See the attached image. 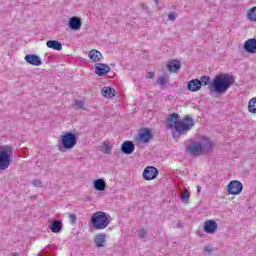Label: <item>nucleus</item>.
I'll return each mask as SVG.
<instances>
[{
    "label": "nucleus",
    "instance_id": "1",
    "mask_svg": "<svg viewBox=\"0 0 256 256\" xmlns=\"http://www.w3.org/2000/svg\"><path fill=\"white\" fill-rule=\"evenodd\" d=\"M195 126V122L186 115L181 121H179V114L173 113L167 119V128L168 129H175L176 133L179 135H187V131L193 129Z\"/></svg>",
    "mask_w": 256,
    "mask_h": 256
},
{
    "label": "nucleus",
    "instance_id": "2",
    "mask_svg": "<svg viewBox=\"0 0 256 256\" xmlns=\"http://www.w3.org/2000/svg\"><path fill=\"white\" fill-rule=\"evenodd\" d=\"M215 143L207 137H202L198 141L192 142L186 148V151L193 155V157H199L201 155H209L213 151Z\"/></svg>",
    "mask_w": 256,
    "mask_h": 256
},
{
    "label": "nucleus",
    "instance_id": "3",
    "mask_svg": "<svg viewBox=\"0 0 256 256\" xmlns=\"http://www.w3.org/2000/svg\"><path fill=\"white\" fill-rule=\"evenodd\" d=\"M233 83H235V78L230 74H218L213 79L210 89H213L215 93H227Z\"/></svg>",
    "mask_w": 256,
    "mask_h": 256
},
{
    "label": "nucleus",
    "instance_id": "4",
    "mask_svg": "<svg viewBox=\"0 0 256 256\" xmlns=\"http://www.w3.org/2000/svg\"><path fill=\"white\" fill-rule=\"evenodd\" d=\"M90 223L96 231H103V229H107V227H109V223H111V221H109L108 213L98 211L92 215Z\"/></svg>",
    "mask_w": 256,
    "mask_h": 256
},
{
    "label": "nucleus",
    "instance_id": "5",
    "mask_svg": "<svg viewBox=\"0 0 256 256\" xmlns=\"http://www.w3.org/2000/svg\"><path fill=\"white\" fill-rule=\"evenodd\" d=\"M13 161V147L4 145L0 148V171L9 169Z\"/></svg>",
    "mask_w": 256,
    "mask_h": 256
},
{
    "label": "nucleus",
    "instance_id": "6",
    "mask_svg": "<svg viewBox=\"0 0 256 256\" xmlns=\"http://www.w3.org/2000/svg\"><path fill=\"white\" fill-rule=\"evenodd\" d=\"M60 143L63 149H73L77 145V135L67 132L60 137Z\"/></svg>",
    "mask_w": 256,
    "mask_h": 256
},
{
    "label": "nucleus",
    "instance_id": "7",
    "mask_svg": "<svg viewBox=\"0 0 256 256\" xmlns=\"http://www.w3.org/2000/svg\"><path fill=\"white\" fill-rule=\"evenodd\" d=\"M227 191L229 195H241V191H243V184L237 180L231 181L228 184Z\"/></svg>",
    "mask_w": 256,
    "mask_h": 256
},
{
    "label": "nucleus",
    "instance_id": "8",
    "mask_svg": "<svg viewBox=\"0 0 256 256\" xmlns=\"http://www.w3.org/2000/svg\"><path fill=\"white\" fill-rule=\"evenodd\" d=\"M157 175H159V170L154 166H148L144 169L143 177L146 181H152V179H155Z\"/></svg>",
    "mask_w": 256,
    "mask_h": 256
},
{
    "label": "nucleus",
    "instance_id": "9",
    "mask_svg": "<svg viewBox=\"0 0 256 256\" xmlns=\"http://www.w3.org/2000/svg\"><path fill=\"white\" fill-rule=\"evenodd\" d=\"M24 59L26 63H29V65H33L34 67L43 65L41 58L37 54H27Z\"/></svg>",
    "mask_w": 256,
    "mask_h": 256
},
{
    "label": "nucleus",
    "instance_id": "10",
    "mask_svg": "<svg viewBox=\"0 0 256 256\" xmlns=\"http://www.w3.org/2000/svg\"><path fill=\"white\" fill-rule=\"evenodd\" d=\"M107 243V234L105 233H99L96 234L94 237V245L98 249H101L102 247H105Z\"/></svg>",
    "mask_w": 256,
    "mask_h": 256
},
{
    "label": "nucleus",
    "instance_id": "11",
    "mask_svg": "<svg viewBox=\"0 0 256 256\" xmlns=\"http://www.w3.org/2000/svg\"><path fill=\"white\" fill-rule=\"evenodd\" d=\"M217 227L218 225H217V222H215V220H206L204 222V231L209 235H213V233H216Z\"/></svg>",
    "mask_w": 256,
    "mask_h": 256
},
{
    "label": "nucleus",
    "instance_id": "12",
    "mask_svg": "<svg viewBox=\"0 0 256 256\" xmlns=\"http://www.w3.org/2000/svg\"><path fill=\"white\" fill-rule=\"evenodd\" d=\"M109 71H111V67H109L107 64H103V63L95 64V73L99 77H103V75H107Z\"/></svg>",
    "mask_w": 256,
    "mask_h": 256
},
{
    "label": "nucleus",
    "instance_id": "13",
    "mask_svg": "<svg viewBox=\"0 0 256 256\" xmlns=\"http://www.w3.org/2000/svg\"><path fill=\"white\" fill-rule=\"evenodd\" d=\"M244 51L246 53L255 54L256 53V39L250 38L244 43Z\"/></svg>",
    "mask_w": 256,
    "mask_h": 256
},
{
    "label": "nucleus",
    "instance_id": "14",
    "mask_svg": "<svg viewBox=\"0 0 256 256\" xmlns=\"http://www.w3.org/2000/svg\"><path fill=\"white\" fill-rule=\"evenodd\" d=\"M121 151L125 155H131L135 151V144H133V142L129 140L123 142L121 145Z\"/></svg>",
    "mask_w": 256,
    "mask_h": 256
},
{
    "label": "nucleus",
    "instance_id": "15",
    "mask_svg": "<svg viewBox=\"0 0 256 256\" xmlns=\"http://www.w3.org/2000/svg\"><path fill=\"white\" fill-rule=\"evenodd\" d=\"M81 25H83L81 18L76 16L70 18L68 23V27H70L72 31H79V29H81Z\"/></svg>",
    "mask_w": 256,
    "mask_h": 256
},
{
    "label": "nucleus",
    "instance_id": "16",
    "mask_svg": "<svg viewBox=\"0 0 256 256\" xmlns=\"http://www.w3.org/2000/svg\"><path fill=\"white\" fill-rule=\"evenodd\" d=\"M167 69L170 73H177L181 69V62L178 60H170L167 63Z\"/></svg>",
    "mask_w": 256,
    "mask_h": 256
},
{
    "label": "nucleus",
    "instance_id": "17",
    "mask_svg": "<svg viewBox=\"0 0 256 256\" xmlns=\"http://www.w3.org/2000/svg\"><path fill=\"white\" fill-rule=\"evenodd\" d=\"M151 137L152 135L149 129H144L138 134V139L142 143H149V141L151 140Z\"/></svg>",
    "mask_w": 256,
    "mask_h": 256
},
{
    "label": "nucleus",
    "instance_id": "18",
    "mask_svg": "<svg viewBox=\"0 0 256 256\" xmlns=\"http://www.w3.org/2000/svg\"><path fill=\"white\" fill-rule=\"evenodd\" d=\"M88 57L91 61H93V63H97V62L101 61V59H103V54H101V52H99V50H91L88 53Z\"/></svg>",
    "mask_w": 256,
    "mask_h": 256
},
{
    "label": "nucleus",
    "instance_id": "19",
    "mask_svg": "<svg viewBox=\"0 0 256 256\" xmlns=\"http://www.w3.org/2000/svg\"><path fill=\"white\" fill-rule=\"evenodd\" d=\"M46 46L49 49H54V51H61L63 49V44L57 40H49L46 42Z\"/></svg>",
    "mask_w": 256,
    "mask_h": 256
},
{
    "label": "nucleus",
    "instance_id": "20",
    "mask_svg": "<svg viewBox=\"0 0 256 256\" xmlns=\"http://www.w3.org/2000/svg\"><path fill=\"white\" fill-rule=\"evenodd\" d=\"M201 89V80L199 79H193L188 82V90L195 92L199 91Z\"/></svg>",
    "mask_w": 256,
    "mask_h": 256
},
{
    "label": "nucleus",
    "instance_id": "21",
    "mask_svg": "<svg viewBox=\"0 0 256 256\" xmlns=\"http://www.w3.org/2000/svg\"><path fill=\"white\" fill-rule=\"evenodd\" d=\"M61 229H63V223L59 220H54L50 225L52 233H61Z\"/></svg>",
    "mask_w": 256,
    "mask_h": 256
},
{
    "label": "nucleus",
    "instance_id": "22",
    "mask_svg": "<svg viewBox=\"0 0 256 256\" xmlns=\"http://www.w3.org/2000/svg\"><path fill=\"white\" fill-rule=\"evenodd\" d=\"M102 95L103 97H105L106 99H112V97L115 96V89L105 86L102 89Z\"/></svg>",
    "mask_w": 256,
    "mask_h": 256
},
{
    "label": "nucleus",
    "instance_id": "23",
    "mask_svg": "<svg viewBox=\"0 0 256 256\" xmlns=\"http://www.w3.org/2000/svg\"><path fill=\"white\" fill-rule=\"evenodd\" d=\"M107 187V183L104 179H96L94 181V189L96 191H105V188Z\"/></svg>",
    "mask_w": 256,
    "mask_h": 256
},
{
    "label": "nucleus",
    "instance_id": "24",
    "mask_svg": "<svg viewBox=\"0 0 256 256\" xmlns=\"http://www.w3.org/2000/svg\"><path fill=\"white\" fill-rule=\"evenodd\" d=\"M246 18H247L248 21H250L251 23H256V6L250 8V9L247 11Z\"/></svg>",
    "mask_w": 256,
    "mask_h": 256
},
{
    "label": "nucleus",
    "instance_id": "25",
    "mask_svg": "<svg viewBox=\"0 0 256 256\" xmlns=\"http://www.w3.org/2000/svg\"><path fill=\"white\" fill-rule=\"evenodd\" d=\"M113 149V146L109 141H104L101 146L102 153H106V155H111V151Z\"/></svg>",
    "mask_w": 256,
    "mask_h": 256
},
{
    "label": "nucleus",
    "instance_id": "26",
    "mask_svg": "<svg viewBox=\"0 0 256 256\" xmlns=\"http://www.w3.org/2000/svg\"><path fill=\"white\" fill-rule=\"evenodd\" d=\"M248 111L256 115V97L251 98L248 102Z\"/></svg>",
    "mask_w": 256,
    "mask_h": 256
},
{
    "label": "nucleus",
    "instance_id": "27",
    "mask_svg": "<svg viewBox=\"0 0 256 256\" xmlns=\"http://www.w3.org/2000/svg\"><path fill=\"white\" fill-rule=\"evenodd\" d=\"M167 81H169V77L159 76L157 78V81H156L155 85H159L160 87H165V85H167Z\"/></svg>",
    "mask_w": 256,
    "mask_h": 256
},
{
    "label": "nucleus",
    "instance_id": "28",
    "mask_svg": "<svg viewBox=\"0 0 256 256\" xmlns=\"http://www.w3.org/2000/svg\"><path fill=\"white\" fill-rule=\"evenodd\" d=\"M189 197H191V194L189 193V190L185 189L180 194V199L185 203H189Z\"/></svg>",
    "mask_w": 256,
    "mask_h": 256
},
{
    "label": "nucleus",
    "instance_id": "29",
    "mask_svg": "<svg viewBox=\"0 0 256 256\" xmlns=\"http://www.w3.org/2000/svg\"><path fill=\"white\" fill-rule=\"evenodd\" d=\"M200 83H201V86L202 85H204V86L211 85V77H209V76L200 77Z\"/></svg>",
    "mask_w": 256,
    "mask_h": 256
},
{
    "label": "nucleus",
    "instance_id": "30",
    "mask_svg": "<svg viewBox=\"0 0 256 256\" xmlns=\"http://www.w3.org/2000/svg\"><path fill=\"white\" fill-rule=\"evenodd\" d=\"M74 109H84L85 107V103L83 101H78L76 100L74 105H73Z\"/></svg>",
    "mask_w": 256,
    "mask_h": 256
},
{
    "label": "nucleus",
    "instance_id": "31",
    "mask_svg": "<svg viewBox=\"0 0 256 256\" xmlns=\"http://www.w3.org/2000/svg\"><path fill=\"white\" fill-rule=\"evenodd\" d=\"M137 235L139 239H145V237H147V230L145 229L138 230Z\"/></svg>",
    "mask_w": 256,
    "mask_h": 256
},
{
    "label": "nucleus",
    "instance_id": "32",
    "mask_svg": "<svg viewBox=\"0 0 256 256\" xmlns=\"http://www.w3.org/2000/svg\"><path fill=\"white\" fill-rule=\"evenodd\" d=\"M68 217L72 225H75V223H77V215L70 213L68 214Z\"/></svg>",
    "mask_w": 256,
    "mask_h": 256
},
{
    "label": "nucleus",
    "instance_id": "33",
    "mask_svg": "<svg viewBox=\"0 0 256 256\" xmlns=\"http://www.w3.org/2000/svg\"><path fill=\"white\" fill-rule=\"evenodd\" d=\"M32 185H33L34 187H43V183H42L40 180H34V181L32 182Z\"/></svg>",
    "mask_w": 256,
    "mask_h": 256
},
{
    "label": "nucleus",
    "instance_id": "34",
    "mask_svg": "<svg viewBox=\"0 0 256 256\" xmlns=\"http://www.w3.org/2000/svg\"><path fill=\"white\" fill-rule=\"evenodd\" d=\"M168 19L169 21H175V19H177V15H175V13H170L168 14Z\"/></svg>",
    "mask_w": 256,
    "mask_h": 256
},
{
    "label": "nucleus",
    "instance_id": "35",
    "mask_svg": "<svg viewBox=\"0 0 256 256\" xmlns=\"http://www.w3.org/2000/svg\"><path fill=\"white\" fill-rule=\"evenodd\" d=\"M146 77H147V79H153V77H155V72H148L146 74Z\"/></svg>",
    "mask_w": 256,
    "mask_h": 256
},
{
    "label": "nucleus",
    "instance_id": "36",
    "mask_svg": "<svg viewBox=\"0 0 256 256\" xmlns=\"http://www.w3.org/2000/svg\"><path fill=\"white\" fill-rule=\"evenodd\" d=\"M205 251H207L208 253H211V247L209 246L205 247Z\"/></svg>",
    "mask_w": 256,
    "mask_h": 256
},
{
    "label": "nucleus",
    "instance_id": "37",
    "mask_svg": "<svg viewBox=\"0 0 256 256\" xmlns=\"http://www.w3.org/2000/svg\"><path fill=\"white\" fill-rule=\"evenodd\" d=\"M198 193H201V186H197Z\"/></svg>",
    "mask_w": 256,
    "mask_h": 256
},
{
    "label": "nucleus",
    "instance_id": "38",
    "mask_svg": "<svg viewBox=\"0 0 256 256\" xmlns=\"http://www.w3.org/2000/svg\"><path fill=\"white\" fill-rule=\"evenodd\" d=\"M156 5H159V0H154Z\"/></svg>",
    "mask_w": 256,
    "mask_h": 256
},
{
    "label": "nucleus",
    "instance_id": "39",
    "mask_svg": "<svg viewBox=\"0 0 256 256\" xmlns=\"http://www.w3.org/2000/svg\"><path fill=\"white\" fill-rule=\"evenodd\" d=\"M11 255H12V256H17V253L13 252Z\"/></svg>",
    "mask_w": 256,
    "mask_h": 256
}]
</instances>
